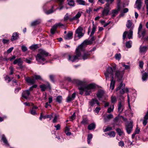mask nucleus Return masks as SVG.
I'll return each instance as SVG.
<instances>
[{
  "label": "nucleus",
  "mask_w": 148,
  "mask_h": 148,
  "mask_svg": "<svg viewBox=\"0 0 148 148\" xmlns=\"http://www.w3.org/2000/svg\"><path fill=\"white\" fill-rule=\"evenodd\" d=\"M116 67L113 66L112 68L109 67L107 68L106 71L105 73L106 79L109 80L110 76L112 77L111 79V83L110 84V88L112 90H113L114 88L115 81L114 80L113 72L116 70Z\"/></svg>",
  "instance_id": "f257e3e1"
},
{
  "label": "nucleus",
  "mask_w": 148,
  "mask_h": 148,
  "mask_svg": "<svg viewBox=\"0 0 148 148\" xmlns=\"http://www.w3.org/2000/svg\"><path fill=\"white\" fill-rule=\"evenodd\" d=\"M85 83L84 81V92L85 95H89L92 92L95 91L96 86L94 84L85 85Z\"/></svg>",
  "instance_id": "f03ea898"
},
{
  "label": "nucleus",
  "mask_w": 148,
  "mask_h": 148,
  "mask_svg": "<svg viewBox=\"0 0 148 148\" xmlns=\"http://www.w3.org/2000/svg\"><path fill=\"white\" fill-rule=\"evenodd\" d=\"M49 55V53L42 49H40L39 51V53L36 56V59L37 61L39 62L40 60L42 61L46 60L45 58Z\"/></svg>",
  "instance_id": "7ed1b4c3"
},
{
  "label": "nucleus",
  "mask_w": 148,
  "mask_h": 148,
  "mask_svg": "<svg viewBox=\"0 0 148 148\" xmlns=\"http://www.w3.org/2000/svg\"><path fill=\"white\" fill-rule=\"evenodd\" d=\"M96 29V27L94 24V22H93V26L92 32L90 36L91 37L89 40H86L84 41V46L88 45H90L94 41L96 38L93 36L95 33Z\"/></svg>",
  "instance_id": "20e7f679"
},
{
  "label": "nucleus",
  "mask_w": 148,
  "mask_h": 148,
  "mask_svg": "<svg viewBox=\"0 0 148 148\" xmlns=\"http://www.w3.org/2000/svg\"><path fill=\"white\" fill-rule=\"evenodd\" d=\"M72 82L76 84L79 94L83 95V82L78 79H74L73 80Z\"/></svg>",
  "instance_id": "39448f33"
},
{
  "label": "nucleus",
  "mask_w": 148,
  "mask_h": 148,
  "mask_svg": "<svg viewBox=\"0 0 148 148\" xmlns=\"http://www.w3.org/2000/svg\"><path fill=\"white\" fill-rule=\"evenodd\" d=\"M83 51V42L79 45L76 48L75 51V54L79 57H80Z\"/></svg>",
  "instance_id": "423d86ee"
},
{
  "label": "nucleus",
  "mask_w": 148,
  "mask_h": 148,
  "mask_svg": "<svg viewBox=\"0 0 148 148\" xmlns=\"http://www.w3.org/2000/svg\"><path fill=\"white\" fill-rule=\"evenodd\" d=\"M125 127L127 133L129 134H130L132 130L133 122L130 121L127 122L125 124Z\"/></svg>",
  "instance_id": "0eeeda50"
},
{
  "label": "nucleus",
  "mask_w": 148,
  "mask_h": 148,
  "mask_svg": "<svg viewBox=\"0 0 148 148\" xmlns=\"http://www.w3.org/2000/svg\"><path fill=\"white\" fill-rule=\"evenodd\" d=\"M103 11H102V15L103 16H107L109 14V13L111 9L109 3H107Z\"/></svg>",
  "instance_id": "6e6552de"
},
{
  "label": "nucleus",
  "mask_w": 148,
  "mask_h": 148,
  "mask_svg": "<svg viewBox=\"0 0 148 148\" xmlns=\"http://www.w3.org/2000/svg\"><path fill=\"white\" fill-rule=\"evenodd\" d=\"M83 31L82 27H79L75 31V33L77 34V36L79 38H80L83 36Z\"/></svg>",
  "instance_id": "1a4fd4ad"
},
{
  "label": "nucleus",
  "mask_w": 148,
  "mask_h": 148,
  "mask_svg": "<svg viewBox=\"0 0 148 148\" xmlns=\"http://www.w3.org/2000/svg\"><path fill=\"white\" fill-rule=\"evenodd\" d=\"M120 10V6L119 5L117 6V9L112 10V12L110 14L111 15L112 17L113 18L115 17L118 14Z\"/></svg>",
  "instance_id": "9d476101"
},
{
  "label": "nucleus",
  "mask_w": 148,
  "mask_h": 148,
  "mask_svg": "<svg viewBox=\"0 0 148 148\" xmlns=\"http://www.w3.org/2000/svg\"><path fill=\"white\" fill-rule=\"evenodd\" d=\"M124 103L123 101H121L119 102L118 106V112L119 113H121L124 108Z\"/></svg>",
  "instance_id": "9b49d317"
},
{
  "label": "nucleus",
  "mask_w": 148,
  "mask_h": 148,
  "mask_svg": "<svg viewBox=\"0 0 148 148\" xmlns=\"http://www.w3.org/2000/svg\"><path fill=\"white\" fill-rule=\"evenodd\" d=\"M125 85L123 84L122 82H121L119 86L116 88V91L120 90V92L121 94H123L125 92L124 90Z\"/></svg>",
  "instance_id": "f8f14e48"
},
{
  "label": "nucleus",
  "mask_w": 148,
  "mask_h": 148,
  "mask_svg": "<svg viewBox=\"0 0 148 148\" xmlns=\"http://www.w3.org/2000/svg\"><path fill=\"white\" fill-rule=\"evenodd\" d=\"M40 87L42 91H45L47 89L50 90L51 88L50 84L48 82H47L46 84H43L40 85Z\"/></svg>",
  "instance_id": "ddd939ff"
},
{
  "label": "nucleus",
  "mask_w": 148,
  "mask_h": 148,
  "mask_svg": "<svg viewBox=\"0 0 148 148\" xmlns=\"http://www.w3.org/2000/svg\"><path fill=\"white\" fill-rule=\"evenodd\" d=\"M79 57L78 56L75 54V55L72 56L70 55L68 56V60L69 61L72 62L75 61L76 60L78 59Z\"/></svg>",
  "instance_id": "4468645a"
},
{
  "label": "nucleus",
  "mask_w": 148,
  "mask_h": 148,
  "mask_svg": "<svg viewBox=\"0 0 148 148\" xmlns=\"http://www.w3.org/2000/svg\"><path fill=\"white\" fill-rule=\"evenodd\" d=\"M23 62V61L21 59L19 58L15 60L13 62V64H17L20 68H22L23 67V66L22 65Z\"/></svg>",
  "instance_id": "2eb2a0df"
},
{
  "label": "nucleus",
  "mask_w": 148,
  "mask_h": 148,
  "mask_svg": "<svg viewBox=\"0 0 148 148\" xmlns=\"http://www.w3.org/2000/svg\"><path fill=\"white\" fill-rule=\"evenodd\" d=\"M123 73L119 71H116L115 73V77L119 80H121L123 77Z\"/></svg>",
  "instance_id": "dca6fc26"
},
{
  "label": "nucleus",
  "mask_w": 148,
  "mask_h": 148,
  "mask_svg": "<svg viewBox=\"0 0 148 148\" xmlns=\"http://www.w3.org/2000/svg\"><path fill=\"white\" fill-rule=\"evenodd\" d=\"M82 13V12L81 13L78 12L77 14L73 17L70 18H69L70 21H73L76 20L77 21V22H79L78 18H79L81 15V14Z\"/></svg>",
  "instance_id": "f3484780"
},
{
  "label": "nucleus",
  "mask_w": 148,
  "mask_h": 148,
  "mask_svg": "<svg viewBox=\"0 0 148 148\" xmlns=\"http://www.w3.org/2000/svg\"><path fill=\"white\" fill-rule=\"evenodd\" d=\"M63 25L61 23H58L53 25L51 29V32L52 34H54L58 26H63Z\"/></svg>",
  "instance_id": "a211bd4d"
},
{
  "label": "nucleus",
  "mask_w": 148,
  "mask_h": 148,
  "mask_svg": "<svg viewBox=\"0 0 148 148\" xmlns=\"http://www.w3.org/2000/svg\"><path fill=\"white\" fill-rule=\"evenodd\" d=\"M26 82L29 84L32 85L35 83V80L34 79H31L29 77L25 78Z\"/></svg>",
  "instance_id": "6ab92c4d"
},
{
  "label": "nucleus",
  "mask_w": 148,
  "mask_h": 148,
  "mask_svg": "<svg viewBox=\"0 0 148 148\" xmlns=\"http://www.w3.org/2000/svg\"><path fill=\"white\" fill-rule=\"evenodd\" d=\"M30 94V92L29 90H26L24 91L23 92L22 96L23 98L27 99Z\"/></svg>",
  "instance_id": "aec40b11"
},
{
  "label": "nucleus",
  "mask_w": 148,
  "mask_h": 148,
  "mask_svg": "<svg viewBox=\"0 0 148 148\" xmlns=\"http://www.w3.org/2000/svg\"><path fill=\"white\" fill-rule=\"evenodd\" d=\"M148 119V110L146 113L145 115L143 118V124L144 126L146 125L147 123V120Z\"/></svg>",
  "instance_id": "412c9836"
},
{
  "label": "nucleus",
  "mask_w": 148,
  "mask_h": 148,
  "mask_svg": "<svg viewBox=\"0 0 148 148\" xmlns=\"http://www.w3.org/2000/svg\"><path fill=\"white\" fill-rule=\"evenodd\" d=\"M148 49V47L147 46H140V52L141 53L145 52Z\"/></svg>",
  "instance_id": "4be33fe9"
},
{
  "label": "nucleus",
  "mask_w": 148,
  "mask_h": 148,
  "mask_svg": "<svg viewBox=\"0 0 148 148\" xmlns=\"http://www.w3.org/2000/svg\"><path fill=\"white\" fill-rule=\"evenodd\" d=\"M104 91L102 90H100L98 91L97 94V97L99 99L102 97L104 94Z\"/></svg>",
  "instance_id": "5701e85b"
},
{
  "label": "nucleus",
  "mask_w": 148,
  "mask_h": 148,
  "mask_svg": "<svg viewBox=\"0 0 148 148\" xmlns=\"http://www.w3.org/2000/svg\"><path fill=\"white\" fill-rule=\"evenodd\" d=\"M90 105L91 106H93L95 104L99 105V103L98 100L95 99H92L90 102Z\"/></svg>",
  "instance_id": "b1692460"
},
{
  "label": "nucleus",
  "mask_w": 148,
  "mask_h": 148,
  "mask_svg": "<svg viewBox=\"0 0 148 148\" xmlns=\"http://www.w3.org/2000/svg\"><path fill=\"white\" fill-rule=\"evenodd\" d=\"M113 116L112 114H110L106 115L104 119V121L107 122L109 121L112 118Z\"/></svg>",
  "instance_id": "393cba45"
},
{
  "label": "nucleus",
  "mask_w": 148,
  "mask_h": 148,
  "mask_svg": "<svg viewBox=\"0 0 148 148\" xmlns=\"http://www.w3.org/2000/svg\"><path fill=\"white\" fill-rule=\"evenodd\" d=\"M18 38V36L16 32L13 33L11 38V40L13 41L17 40Z\"/></svg>",
  "instance_id": "a878e982"
},
{
  "label": "nucleus",
  "mask_w": 148,
  "mask_h": 148,
  "mask_svg": "<svg viewBox=\"0 0 148 148\" xmlns=\"http://www.w3.org/2000/svg\"><path fill=\"white\" fill-rule=\"evenodd\" d=\"M73 33L72 32H69L64 37L66 40H69L72 38Z\"/></svg>",
  "instance_id": "bb28decb"
},
{
  "label": "nucleus",
  "mask_w": 148,
  "mask_h": 148,
  "mask_svg": "<svg viewBox=\"0 0 148 148\" xmlns=\"http://www.w3.org/2000/svg\"><path fill=\"white\" fill-rule=\"evenodd\" d=\"M40 20H38L36 21H34L32 22L31 23V26H35L37 25H38L40 23Z\"/></svg>",
  "instance_id": "cd10ccee"
},
{
  "label": "nucleus",
  "mask_w": 148,
  "mask_h": 148,
  "mask_svg": "<svg viewBox=\"0 0 148 148\" xmlns=\"http://www.w3.org/2000/svg\"><path fill=\"white\" fill-rule=\"evenodd\" d=\"M136 4L137 5V8L138 9H140L141 7V0H137L136 1Z\"/></svg>",
  "instance_id": "c85d7f7f"
},
{
  "label": "nucleus",
  "mask_w": 148,
  "mask_h": 148,
  "mask_svg": "<svg viewBox=\"0 0 148 148\" xmlns=\"http://www.w3.org/2000/svg\"><path fill=\"white\" fill-rule=\"evenodd\" d=\"M96 125L94 123H92L89 125L88 126V129L89 130L94 129L95 128Z\"/></svg>",
  "instance_id": "c756f323"
},
{
  "label": "nucleus",
  "mask_w": 148,
  "mask_h": 148,
  "mask_svg": "<svg viewBox=\"0 0 148 148\" xmlns=\"http://www.w3.org/2000/svg\"><path fill=\"white\" fill-rule=\"evenodd\" d=\"M59 116L58 114H55L54 115V118L53 120V123H55L57 122V120L58 119Z\"/></svg>",
  "instance_id": "7c9ffc66"
},
{
  "label": "nucleus",
  "mask_w": 148,
  "mask_h": 148,
  "mask_svg": "<svg viewBox=\"0 0 148 148\" xmlns=\"http://www.w3.org/2000/svg\"><path fill=\"white\" fill-rule=\"evenodd\" d=\"M69 128L67 127H66L65 129V132L67 136H70L71 134V133L69 132Z\"/></svg>",
  "instance_id": "2f4dec72"
},
{
  "label": "nucleus",
  "mask_w": 148,
  "mask_h": 148,
  "mask_svg": "<svg viewBox=\"0 0 148 148\" xmlns=\"http://www.w3.org/2000/svg\"><path fill=\"white\" fill-rule=\"evenodd\" d=\"M53 115V113H52L51 115H46L45 116H43V118L44 119L47 118H49L50 120H51Z\"/></svg>",
  "instance_id": "473e14b6"
},
{
  "label": "nucleus",
  "mask_w": 148,
  "mask_h": 148,
  "mask_svg": "<svg viewBox=\"0 0 148 148\" xmlns=\"http://www.w3.org/2000/svg\"><path fill=\"white\" fill-rule=\"evenodd\" d=\"M133 34L132 29H131L129 31V33L128 34L127 36L128 38L130 39L132 38Z\"/></svg>",
  "instance_id": "72a5a7b5"
},
{
  "label": "nucleus",
  "mask_w": 148,
  "mask_h": 148,
  "mask_svg": "<svg viewBox=\"0 0 148 148\" xmlns=\"http://www.w3.org/2000/svg\"><path fill=\"white\" fill-rule=\"evenodd\" d=\"M2 139L4 143H5L6 145H9L7 140L4 135L2 136Z\"/></svg>",
  "instance_id": "f704fd0d"
},
{
  "label": "nucleus",
  "mask_w": 148,
  "mask_h": 148,
  "mask_svg": "<svg viewBox=\"0 0 148 148\" xmlns=\"http://www.w3.org/2000/svg\"><path fill=\"white\" fill-rule=\"evenodd\" d=\"M132 25V23L131 21L128 20L127 21V23L126 25V27L128 28H130L131 27Z\"/></svg>",
  "instance_id": "c9c22d12"
},
{
  "label": "nucleus",
  "mask_w": 148,
  "mask_h": 148,
  "mask_svg": "<svg viewBox=\"0 0 148 148\" xmlns=\"http://www.w3.org/2000/svg\"><path fill=\"white\" fill-rule=\"evenodd\" d=\"M33 77L35 79L37 80H42V78L39 75H34Z\"/></svg>",
  "instance_id": "e433bc0d"
},
{
  "label": "nucleus",
  "mask_w": 148,
  "mask_h": 148,
  "mask_svg": "<svg viewBox=\"0 0 148 148\" xmlns=\"http://www.w3.org/2000/svg\"><path fill=\"white\" fill-rule=\"evenodd\" d=\"M92 137V135L91 134H89L88 136V144H89L90 143V140H91Z\"/></svg>",
  "instance_id": "4c0bfd02"
},
{
  "label": "nucleus",
  "mask_w": 148,
  "mask_h": 148,
  "mask_svg": "<svg viewBox=\"0 0 148 148\" xmlns=\"http://www.w3.org/2000/svg\"><path fill=\"white\" fill-rule=\"evenodd\" d=\"M148 75L147 73H143L142 75V79L143 80V81L146 80L147 78V77Z\"/></svg>",
  "instance_id": "58836bf2"
},
{
  "label": "nucleus",
  "mask_w": 148,
  "mask_h": 148,
  "mask_svg": "<svg viewBox=\"0 0 148 148\" xmlns=\"http://www.w3.org/2000/svg\"><path fill=\"white\" fill-rule=\"evenodd\" d=\"M62 97L61 96H59L56 98V101L58 103H61L62 100Z\"/></svg>",
  "instance_id": "ea45409f"
},
{
  "label": "nucleus",
  "mask_w": 148,
  "mask_h": 148,
  "mask_svg": "<svg viewBox=\"0 0 148 148\" xmlns=\"http://www.w3.org/2000/svg\"><path fill=\"white\" fill-rule=\"evenodd\" d=\"M132 42L131 41H129L125 43V46L127 48H130L131 47V44Z\"/></svg>",
  "instance_id": "a19ab883"
},
{
  "label": "nucleus",
  "mask_w": 148,
  "mask_h": 148,
  "mask_svg": "<svg viewBox=\"0 0 148 148\" xmlns=\"http://www.w3.org/2000/svg\"><path fill=\"white\" fill-rule=\"evenodd\" d=\"M114 106L113 105L112 106H110V107L107 110V112L108 113H110L113 110Z\"/></svg>",
  "instance_id": "79ce46f5"
},
{
  "label": "nucleus",
  "mask_w": 148,
  "mask_h": 148,
  "mask_svg": "<svg viewBox=\"0 0 148 148\" xmlns=\"http://www.w3.org/2000/svg\"><path fill=\"white\" fill-rule=\"evenodd\" d=\"M68 4L71 6H73L74 5V2L73 0H68Z\"/></svg>",
  "instance_id": "37998d69"
},
{
  "label": "nucleus",
  "mask_w": 148,
  "mask_h": 148,
  "mask_svg": "<svg viewBox=\"0 0 148 148\" xmlns=\"http://www.w3.org/2000/svg\"><path fill=\"white\" fill-rule=\"evenodd\" d=\"M116 131L119 136L122 135L123 134V132L121 131V130L119 128H118L116 129Z\"/></svg>",
  "instance_id": "c03bdc74"
},
{
  "label": "nucleus",
  "mask_w": 148,
  "mask_h": 148,
  "mask_svg": "<svg viewBox=\"0 0 148 148\" xmlns=\"http://www.w3.org/2000/svg\"><path fill=\"white\" fill-rule=\"evenodd\" d=\"M76 117V115L75 113L74 112L73 113L72 116L70 117V120L72 121L75 119Z\"/></svg>",
  "instance_id": "a18cd8bd"
},
{
  "label": "nucleus",
  "mask_w": 148,
  "mask_h": 148,
  "mask_svg": "<svg viewBox=\"0 0 148 148\" xmlns=\"http://www.w3.org/2000/svg\"><path fill=\"white\" fill-rule=\"evenodd\" d=\"M108 134L110 137H114L115 136V134L114 132L112 131L109 133H108Z\"/></svg>",
  "instance_id": "49530a36"
},
{
  "label": "nucleus",
  "mask_w": 148,
  "mask_h": 148,
  "mask_svg": "<svg viewBox=\"0 0 148 148\" xmlns=\"http://www.w3.org/2000/svg\"><path fill=\"white\" fill-rule=\"evenodd\" d=\"M115 58L116 60H119L121 58V55L120 54H116L115 55Z\"/></svg>",
  "instance_id": "de8ad7c7"
},
{
  "label": "nucleus",
  "mask_w": 148,
  "mask_h": 148,
  "mask_svg": "<svg viewBox=\"0 0 148 148\" xmlns=\"http://www.w3.org/2000/svg\"><path fill=\"white\" fill-rule=\"evenodd\" d=\"M56 1L58 3L59 6H60L63 4L64 0H56Z\"/></svg>",
  "instance_id": "09e8293b"
},
{
  "label": "nucleus",
  "mask_w": 148,
  "mask_h": 148,
  "mask_svg": "<svg viewBox=\"0 0 148 148\" xmlns=\"http://www.w3.org/2000/svg\"><path fill=\"white\" fill-rule=\"evenodd\" d=\"M9 69L10 70V74L12 75L14 73V69L13 67L12 66H10L9 68Z\"/></svg>",
  "instance_id": "8fccbe9b"
},
{
  "label": "nucleus",
  "mask_w": 148,
  "mask_h": 148,
  "mask_svg": "<svg viewBox=\"0 0 148 148\" xmlns=\"http://www.w3.org/2000/svg\"><path fill=\"white\" fill-rule=\"evenodd\" d=\"M122 66L125 67V69H130V66L125 64L123 63H122Z\"/></svg>",
  "instance_id": "3c124183"
},
{
  "label": "nucleus",
  "mask_w": 148,
  "mask_h": 148,
  "mask_svg": "<svg viewBox=\"0 0 148 148\" xmlns=\"http://www.w3.org/2000/svg\"><path fill=\"white\" fill-rule=\"evenodd\" d=\"M143 27L142 25V24L140 23L139 26V27L138 28V34H139V33H140V31L141 30V29H142Z\"/></svg>",
  "instance_id": "603ef678"
},
{
  "label": "nucleus",
  "mask_w": 148,
  "mask_h": 148,
  "mask_svg": "<svg viewBox=\"0 0 148 148\" xmlns=\"http://www.w3.org/2000/svg\"><path fill=\"white\" fill-rule=\"evenodd\" d=\"M55 76L53 75H50L49 76V78L50 80L52 81L53 82L54 79L55 77Z\"/></svg>",
  "instance_id": "864d4df0"
},
{
  "label": "nucleus",
  "mask_w": 148,
  "mask_h": 148,
  "mask_svg": "<svg viewBox=\"0 0 148 148\" xmlns=\"http://www.w3.org/2000/svg\"><path fill=\"white\" fill-rule=\"evenodd\" d=\"M127 34L128 32L127 31H125L123 33V40H125Z\"/></svg>",
  "instance_id": "5fc2aeb1"
},
{
  "label": "nucleus",
  "mask_w": 148,
  "mask_h": 148,
  "mask_svg": "<svg viewBox=\"0 0 148 148\" xmlns=\"http://www.w3.org/2000/svg\"><path fill=\"white\" fill-rule=\"evenodd\" d=\"M90 54L88 53H84V60L86 59L89 56Z\"/></svg>",
  "instance_id": "6e6d98bb"
},
{
  "label": "nucleus",
  "mask_w": 148,
  "mask_h": 148,
  "mask_svg": "<svg viewBox=\"0 0 148 148\" xmlns=\"http://www.w3.org/2000/svg\"><path fill=\"white\" fill-rule=\"evenodd\" d=\"M37 48V45H34L31 46L30 47V48L33 50H35Z\"/></svg>",
  "instance_id": "4d7b16f0"
},
{
  "label": "nucleus",
  "mask_w": 148,
  "mask_h": 148,
  "mask_svg": "<svg viewBox=\"0 0 148 148\" xmlns=\"http://www.w3.org/2000/svg\"><path fill=\"white\" fill-rule=\"evenodd\" d=\"M116 101V98L115 97H113L112 96L111 97V102L112 103H113L114 102H115Z\"/></svg>",
  "instance_id": "13d9d810"
},
{
  "label": "nucleus",
  "mask_w": 148,
  "mask_h": 148,
  "mask_svg": "<svg viewBox=\"0 0 148 148\" xmlns=\"http://www.w3.org/2000/svg\"><path fill=\"white\" fill-rule=\"evenodd\" d=\"M22 50L23 52H25L27 51V47L24 46H22L21 47Z\"/></svg>",
  "instance_id": "bf43d9fd"
},
{
  "label": "nucleus",
  "mask_w": 148,
  "mask_h": 148,
  "mask_svg": "<svg viewBox=\"0 0 148 148\" xmlns=\"http://www.w3.org/2000/svg\"><path fill=\"white\" fill-rule=\"evenodd\" d=\"M31 114L33 115H35L36 114V111L32 109L31 110Z\"/></svg>",
  "instance_id": "052dcab7"
},
{
  "label": "nucleus",
  "mask_w": 148,
  "mask_h": 148,
  "mask_svg": "<svg viewBox=\"0 0 148 148\" xmlns=\"http://www.w3.org/2000/svg\"><path fill=\"white\" fill-rule=\"evenodd\" d=\"M73 100V98H72V97H71L69 96L67 97V102L70 101H71L72 100Z\"/></svg>",
  "instance_id": "680f3d73"
},
{
  "label": "nucleus",
  "mask_w": 148,
  "mask_h": 148,
  "mask_svg": "<svg viewBox=\"0 0 148 148\" xmlns=\"http://www.w3.org/2000/svg\"><path fill=\"white\" fill-rule=\"evenodd\" d=\"M76 2L79 4H83V1L82 0H76Z\"/></svg>",
  "instance_id": "e2e57ef3"
},
{
  "label": "nucleus",
  "mask_w": 148,
  "mask_h": 148,
  "mask_svg": "<svg viewBox=\"0 0 148 148\" xmlns=\"http://www.w3.org/2000/svg\"><path fill=\"white\" fill-rule=\"evenodd\" d=\"M53 12L52 9H50L47 11L45 12V13L47 14H49Z\"/></svg>",
  "instance_id": "0e129e2a"
},
{
  "label": "nucleus",
  "mask_w": 148,
  "mask_h": 148,
  "mask_svg": "<svg viewBox=\"0 0 148 148\" xmlns=\"http://www.w3.org/2000/svg\"><path fill=\"white\" fill-rule=\"evenodd\" d=\"M144 64V63L143 61H140L139 62V66L142 69L143 67V65Z\"/></svg>",
  "instance_id": "69168bd1"
},
{
  "label": "nucleus",
  "mask_w": 148,
  "mask_h": 148,
  "mask_svg": "<svg viewBox=\"0 0 148 148\" xmlns=\"http://www.w3.org/2000/svg\"><path fill=\"white\" fill-rule=\"evenodd\" d=\"M140 131V129L138 128V127H137L135 130V133L136 134H139Z\"/></svg>",
  "instance_id": "338daca9"
},
{
  "label": "nucleus",
  "mask_w": 148,
  "mask_h": 148,
  "mask_svg": "<svg viewBox=\"0 0 148 148\" xmlns=\"http://www.w3.org/2000/svg\"><path fill=\"white\" fill-rule=\"evenodd\" d=\"M60 124H58L56 125L55 126V127L56 128V130H59L60 129Z\"/></svg>",
  "instance_id": "774afa93"
}]
</instances>
